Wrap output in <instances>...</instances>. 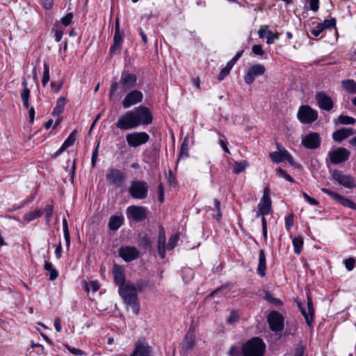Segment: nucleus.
I'll use <instances>...</instances> for the list:
<instances>
[{"label": "nucleus", "instance_id": "f257e3e1", "mask_svg": "<svg viewBox=\"0 0 356 356\" xmlns=\"http://www.w3.org/2000/svg\"><path fill=\"white\" fill-rule=\"evenodd\" d=\"M137 81L136 75L131 74L127 71L122 72L119 82L113 81L111 83L109 97L112 98L118 93H124L129 89L134 88Z\"/></svg>", "mask_w": 356, "mask_h": 356}, {"label": "nucleus", "instance_id": "f03ea898", "mask_svg": "<svg viewBox=\"0 0 356 356\" xmlns=\"http://www.w3.org/2000/svg\"><path fill=\"white\" fill-rule=\"evenodd\" d=\"M119 293L127 306L130 307L135 314H138L140 311V305L138 301V293L135 284L130 282H127L124 286L119 288Z\"/></svg>", "mask_w": 356, "mask_h": 356}, {"label": "nucleus", "instance_id": "7ed1b4c3", "mask_svg": "<svg viewBox=\"0 0 356 356\" xmlns=\"http://www.w3.org/2000/svg\"><path fill=\"white\" fill-rule=\"evenodd\" d=\"M165 241L166 237L165 229L163 226L160 225L159 227L157 250L159 255L161 259H164L165 257L166 250H171L177 245L179 241V235L177 234L171 235L168 239L167 245H165Z\"/></svg>", "mask_w": 356, "mask_h": 356}, {"label": "nucleus", "instance_id": "20e7f679", "mask_svg": "<svg viewBox=\"0 0 356 356\" xmlns=\"http://www.w3.org/2000/svg\"><path fill=\"white\" fill-rule=\"evenodd\" d=\"M266 346L259 337H254L244 344L242 349L243 356H263Z\"/></svg>", "mask_w": 356, "mask_h": 356}, {"label": "nucleus", "instance_id": "39448f33", "mask_svg": "<svg viewBox=\"0 0 356 356\" xmlns=\"http://www.w3.org/2000/svg\"><path fill=\"white\" fill-rule=\"evenodd\" d=\"M149 186L144 181H133L128 188L130 195L134 199L143 200L147 197Z\"/></svg>", "mask_w": 356, "mask_h": 356}, {"label": "nucleus", "instance_id": "423d86ee", "mask_svg": "<svg viewBox=\"0 0 356 356\" xmlns=\"http://www.w3.org/2000/svg\"><path fill=\"white\" fill-rule=\"evenodd\" d=\"M350 155V151L345 147H337L328 152L326 163H328L330 162L334 165L340 164L348 161Z\"/></svg>", "mask_w": 356, "mask_h": 356}, {"label": "nucleus", "instance_id": "0eeeda50", "mask_svg": "<svg viewBox=\"0 0 356 356\" xmlns=\"http://www.w3.org/2000/svg\"><path fill=\"white\" fill-rule=\"evenodd\" d=\"M106 178L109 184L118 188L124 185L127 179V175L117 168H112L108 170Z\"/></svg>", "mask_w": 356, "mask_h": 356}, {"label": "nucleus", "instance_id": "6e6552de", "mask_svg": "<svg viewBox=\"0 0 356 356\" xmlns=\"http://www.w3.org/2000/svg\"><path fill=\"white\" fill-rule=\"evenodd\" d=\"M132 113H134L136 123H137V127L140 124L149 125L153 121L152 113L146 106H140L134 111H132Z\"/></svg>", "mask_w": 356, "mask_h": 356}, {"label": "nucleus", "instance_id": "1a4fd4ad", "mask_svg": "<svg viewBox=\"0 0 356 356\" xmlns=\"http://www.w3.org/2000/svg\"><path fill=\"white\" fill-rule=\"evenodd\" d=\"M267 320L271 331L278 332H282L284 330V318L278 312H271L268 314Z\"/></svg>", "mask_w": 356, "mask_h": 356}, {"label": "nucleus", "instance_id": "9d476101", "mask_svg": "<svg viewBox=\"0 0 356 356\" xmlns=\"http://www.w3.org/2000/svg\"><path fill=\"white\" fill-rule=\"evenodd\" d=\"M298 118L303 124H310L318 118V113L309 106H301L298 112Z\"/></svg>", "mask_w": 356, "mask_h": 356}, {"label": "nucleus", "instance_id": "9b49d317", "mask_svg": "<svg viewBox=\"0 0 356 356\" xmlns=\"http://www.w3.org/2000/svg\"><path fill=\"white\" fill-rule=\"evenodd\" d=\"M132 111H129L120 116L116 123V127L120 130H129L137 127Z\"/></svg>", "mask_w": 356, "mask_h": 356}, {"label": "nucleus", "instance_id": "f8f14e48", "mask_svg": "<svg viewBox=\"0 0 356 356\" xmlns=\"http://www.w3.org/2000/svg\"><path fill=\"white\" fill-rule=\"evenodd\" d=\"M332 178L339 185L347 188H353L356 187V183L353 177L348 175H344L341 171L334 170L332 172Z\"/></svg>", "mask_w": 356, "mask_h": 356}, {"label": "nucleus", "instance_id": "ddd939ff", "mask_svg": "<svg viewBox=\"0 0 356 356\" xmlns=\"http://www.w3.org/2000/svg\"><path fill=\"white\" fill-rule=\"evenodd\" d=\"M149 139L146 132H134L126 136V140L128 145L132 147H137L146 143Z\"/></svg>", "mask_w": 356, "mask_h": 356}, {"label": "nucleus", "instance_id": "4468645a", "mask_svg": "<svg viewBox=\"0 0 356 356\" xmlns=\"http://www.w3.org/2000/svg\"><path fill=\"white\" fill-rule=\"evenodd\" d=\"M195 343V336L194 332L192 330H189L186 334L184 339L181 343V353L184 356H188L191 353Z\"/></svg>", "mask_w": 356, "mask_h": 356}, {"label": "nucleus", "instance_id": "2eb2a0df", "mask_svg": "<svg viewBox=\"0 0 356 356\" xmlns=\"http://www.w3.org/2000/svg\"><path fill=\"white\" fill-rule=\"evenodd\" d=\"M321 140L320 135L316 132L307 134L302 138V145L309 149H316L321 145Z\"/></svg>", "mask_w": 356, "mask_h": 356}, {"label": "nucleus", "instance_id": "dca6fc26", "mask_svg": "<svg viewBox=\"0 0 356 356\" xmlns=\"http://www.w3.org/2000/svg\"><path fill=\"white\" fill-rule=\"evenodd\" d=\"M266 72V67L261 64H255L250 67L245 75L244 81L247 84H251L256 77L263 75Z\"/></svg>", "mask_w": 356, "mask_h": 356}, {"label": "nucleus", "instance_id": "f3484780", "mask_svg": "<svg viewBox=\"0 0 356 356\" xmlns=\"http://www.w3.org/2000/svg\"><path fill=\"white\" fill-rule=\"evenodd\" d=\"M118 252L119 256L127 262L136 259L140 255L139 251L133 246H122Z\"/></svg>", "mask_w": 356, "mask_h": 356}, {"label": "nucleus", "instance_id": "a211bd4d", "mask_svg": "<svg viewBox=\"0 0 356 356\" xmlns=\"http://www.w3.org/2000/svg\"><path fill=\"white\" fill-rule=\"evenodd\" d=\"M143 99V93L138 90H134L125 96L122 102V106L125 108H129L134 104L141 102Z\"/></svg>", "mask_w": 356, "mask_h": 356}, {"label": "nucleus", "instance_id": "6ab92c4d", "mask_svg": "<svg viewBox=\"0 0 356 356\" xmlns=\"http://www.w3.org/2000/svg\"><path fill=\"white\" fill-rule=\"evenodd\" d=\"M321 191L324 193L330 196L332 199L337 201L339 203H340L341 205L345 206L348 208H351L353 209H356V204L351 201L350 199L346 198L341 195L340 194H338L337 193H334L331 190L325 188H323Z\"/></svg>", "mask_w": 356, "mask_h": 356}, {"label": "nucleus", "instance_id": "aec40b11", "mask_svg": "<svg viewBox=\"0 0 356 356\" xmlns=\"http://www.w3.org/2000/svg\"><path fill=\"white\" fill-rule=\"evenodd\" d=\"M152 348L147 345L144 339H139L135 348L130 356H150Z\"/></svg>", "mask_w": 356, "mask_h": 356}, {"label": "nucleus", "instance_id": "412c9836", "mask_svg": "<svg viewBox=\"0 0 356 356\" xmlns=\"http://www.w3.org/2000/svg\"><path fill=\"white\" fill-rule=\"evenodd\" d=\"M127 213L136 222H141L147 218L146 209L140 206H131L127 209Z\"/></svg>", "mask_w": 356, "mask_h": 356}, {"label": "nucleus", "instance_id": "4be33fe9", "mask_svg": "<svg viewBox=\"0 0 356 356\" xmlns=\"http://www.w3.org/2000/svg\"><path fill=\"white\" fill-rule=\"evenodd\" d=\"M299 309L304 316L305 321L309 327H312L314 321V309L312 302H307V309L301 303H298Z\"/></svg>", "mask_w": 356, "mask_h": 356}, {"label": "nucleus", "instance_id": "5701e85b", "mask_svg": "<svg viewBox=\"0 0 356 356\" xmlns=\"http://www.w3.org/2000/svg\"><path fill=\"white\" fill-rule=\"evenodd\" d=\"M316 99L319 107L325 111H330L333 108L332 99L323 92H318L316 94Z\"/></svg>", "mask_w": 356, "mask_h": 356}, {"label": "nucleus", "instance_id": "b1692460", "mask_svg": "<svg viewBox=\"0 0 356 356\" xmlns=\"http://www.w3.org/2000/svg\"><path fill=\"white\" fill-rule=\"evenodd\" d=\"M270 191L268 187H266L264 190L263 196L260 202L258 204V209H261L263 211L269 213L271 210L272 202L270 197Z\"/></svg>", "mask_w": 356, "mask_h": 356}, {"label": "nucleus", "instance_id": "393cba45", "mask_svg": "<svg viewBox=\"0 0 356 356\" xmlns=\"http://www.w3.org/2000/svg\"><path fill=\"white\" fill-rule=\"evenodd\" d=\"M355 134V131L353 128H341L332 134V138L335 142L340 143Z\"/></svg>", "mask_w": 356, "mask_h": 356}, {"label": "nucleus", "instance_id": "a878e982", "mask_svg": "<svg viewBox=\"0 0 356 356\" xmlns=\"http://www.w3.org/2000/svg\"><path fill=\"white\" fill-rule=\"evenodd\" d=\"M113 279L114 282L119 288L120 286H124L125 282V275L124 269L119 265L115 264L113 266Z\"/></svg>", "mask_w": 356, "mask_h": 356}, {"label": "nucleus", "instance_id": "bb28decb", "mask_svg": "<svg viewBox=\"0 0 356 356\" xmlns=\"http://www.w3.org/2000/svg\"><path fill=\"white\" fill-rule=\"evenodd\" d=\"M23 90L20 93V97L23 102V105L26 108H29V97L31 91L27 86V81L26 78L22 79V83Z\"/></svg>", "mask_w": 356, "mask_h": 356}, {"label": "nucleus", "instance_id": "cd10ccee", "mask_svg": "<svg viewBox=\"0 0 356 356\" xmlns=\"http://www.w3.org/2000/svg\"><path fill=\"white\" fill-rule=\"evenodd\" d=\"M266 259L264 253V250L261 249L259 254V264L257 267L258 274L261 277H264L266 275Z\"/></svg>", "mask_w": 356, "mask_h": 356}, {"label": "nucleus", "instance_id": "c85d7f7f", "mask_svg": "<svg viewBox=\"0 0 356 356\" xmlns=\"http://www.w3.org/2000/svg\"><path fill=\"white\" fill-rule=\"evenodd\" d=\"M122 38H123V34L119 31V32H115L114 37H113V44L111 47V52L115 53V51L120 50L121 48V44L122 43Z\"/></svg>", "mask_w": 356, "mask_h": 356}, {"label": "nucleus", "instance_id": "c756f323", "mask_svg": "<svg viewBox=\"0 0 356 356\" xmlns=\"http://www.w3.org/2000/svg\"><path fill=\"white\" fill-rule=\"evenodd\" d=\"M67 99L64 97H60L58 99L56 106L53 110L52 115L56 116L62 113L65 109Z\"/></svg>", "mask_w": 356, "mask_h": 356}, {"label": "nucleus", "instance_id": "7c9ffc66", "mask_svg": "<svg viewBox=\"0 0 356 356\" xmlns=\"http://www.w3.org/2000/svg\"><path fill=\"white\" fill-rule=\"evenodd\" d=\"M138 244L143 248H150L152 247V240L147 234H139Z\"/></svg>", "mask_w": 356, "mask_h": 356}, {"label": "nucleus", "instance_id": "2f4dec72", "mask_svg": "<svg viewBox=\"0 0 356 356\" xmlns=\"http://www.w3.org/2000/svg\"><path fill=\"white\" fill-rule=\"evenodd\" d=\"M123 218L118 216H113L111 217L108 227L111 230L116 231L122 225Z\"/></svg>", "mask_w": 356, "mask_h": 356}, {"label": "nucleus", "instance_id": "473e14b6", "mask_svg": "<svg viewBox=\"0 0 356 356\" xmlns=\"http://www.w3.org/2000/svg\"><path fill=\"white\" fill-rule=\"evenodd\" d=\"M342 87L348 92L356 94V81L353 79H346L341 81Z\"/></svg>", "mask_w": 356, "mask_h": 356}, {"label": "nucleus", "instance_id": "72a5a7b5", "mask_svg": "<svg viewBox=\"0 0 356 356\" xmlns=\"http://www.w3.org/2000/svg\"><path fill=\"white\" fill-rule=\"evenodd\" d=\"M188 138L185 137L180 148L179 155L177 160V162L182 159V158H187L188 157Z\"/></svg>", "mask_w": 356, "mask_h": 356}, {"label": "nucleus", "instance_id": "f704fd0d", "mask_svg": "<svg viewBox=\"0 0 356 356\" xmlns=\"http://www.w3.org/2000/svg\"><path fill=\"white\" fill-rule=\"evenodd\" d=\"M42 213L43 211L42 209H37L35 211H30L24 214L23 219L29 222L40 218Z\"/></svg>", "mask_w": 356, "mask_h": 356}, {"label": "nucleus", "instance_id": "c9c22d12", "mask_svg": "<svg viewBox=\"0 0 356 356\" xmlns=\"http://www.w3.org/2000/svg\"><path fill=\"white\" fill-rule=\"evenodd\" d=\"M293 245L294 247V252L297 254H300L302 251V248L303 245V239L300 236L295 237L293 239Z\"/></svg>", "mask_w": 356, "mask_h": 356}, {"label": "nucleus", "instance_id": "e433bc0d", "mask_svg": "<svg viewBox=\"0 0 356 356\" xmlns=\"http://www.w3.org/2000/svg\"><path fill=\"white\" fill-rule=\"evenodd\" d=\"M234 65V64L231 60H229L226 66L220 71L218 75V79L222 81L225 76H227L229 74L230 70Z\"/></svg>", "mask_w": 356, "mask_h": 356}, {"label": "nucleus", "instance_id": "4c0bfd02", "mask_svg": "<svg viewBox=\"0 0 356 356\" xmlns=\"http://www.w3.org/2000/svg\"><path fill=\"white\" fill-rule=\"evenodd\" d=\"M247 166H248V163L246 161L235 162L234 166V173L236 175L239 174L240 172L244 171Z\"/></svg>", "mask_w": 356, "mask_h": 356}, {"label": "nucleus", "instance_id": "58836bf2", "mask_svg": "<svg viewBox=\"0 0 356 356\" xmlns=\"http://www.w3.org/2000/svg\"><path fill=\"white\" fill-rule=\"evenodd\" d=\"M338 122L341 124H355L356 120L350 116L339 115L338 117Z\"/></svg>", "mask_w": 356, "mask_h": 356}, {"label": "nucleus", "instance_id": "ea45409f", "mask_svg": "<svg viewBox=\"0 0 356 356\" xmlns=\"http://www.w3.org/2000/svg\"><path fill=\"white\" fill-rule=\"evenodd\" d=\"M76 131L74 130L70 134V136L67 137V138L65 140V142L63 143V145L65 148H67V147L72 146L74 143V142L76 140Z\"/></svg>", "mask_w": 356, "mask_h": 356}, {"label": "nucleus", "instance_id": "a19ab883", "mask_svg": "<svg viewBox=\"0 0 356 356\" xmlns=\"http://www.w3.org/2000/svg\"><path fill=\"white\" fill-rule=\"evenodd\" d=\"M283 149L280 150L278 152H273L270 153V157L273 160V162L278 163L283 161Z\"/></svg>", "mask_w": 356, "mask_h": 356}, {"label": "nucleus", "instance_id": "79ce46f5", "mask_svg": "<svg viewBox=\"0 0 356 356\" xmlns=\"http://www.w3.org/2000/svg\"><path fill=\"white\" fill-rule=\"evenodd\" d=\"M49 81V67L47 63L44 64V72L43 77L42 80V84L43 86H45L48 81Z\"/></svg>", "mask_w": 356, "mask_h": 356}, {"label": "nucleus", "instance_id": "37998d69", "mask_svg": "<svg viewBox=\"0 0 356 356\" xmlns=\"http://www.w3.org/2000/svg\"><path fill=\"white\" fill-rule=\"evenodd\" d=\"M320 24L322 27H323V30L325 29H332L336 26V19L335 18L325 19L323 22L321 23Z\"/></svg>", "mask_w": 356, "mask_h": 356}, {"label": "nucleus", "instance_id": "c03bdc74", "mask_svg": "<svg viewBox=\"0 0 356 356\" xmlns=\"http://www.w3.org/2000/svg\"><path fill=\"white\" fill-rule=\"evenodd\" d=\"M43 211V213H45L46 222L48 224L50 222L52 213H53V206L52 205H47Z\"/></svg>", "mask_w": 356, "mask_h": 356}, {"label": "nucleus", "instance_id": "a18cd8bd", "mask_svg": "<svg viewBox=\"0 0 356 356\" xmlns=\"http://www.w3.org/2000/svg\"><path fill=\"white\" fill-rule=\"evenodd\" d=\"M239 318V314L238 312L233 310L231 312L229 316L227 319V322L229 324H233L236 323Z\"/></svg>", "mask_w": 356, "mask_h": 356}, {"label": "nucleus", "instance_id": "49530a36", "mask_svg": "<svg viewBox=\"0 0 356 356\" xmlns=\"http://www.w3.org/2000/svg\"><path fill=\"white\" fill-rule=\"evenodd\" d=\"M277 173L280 177L284 178L286 180L294 182V179L284 170L279 168L277 170Z\"/></svg>", "mask_w": 356, "mask_h": 356}, {"label": "nucleus", "instance_id": "de8ad7c7", "mask_svg": "<svg viewBox=\"0 0 356 356\" xmlns=\"http://www.w3.org/2000/svg\"><path fill=\"white\" fill-rule=\"evenodd\" d=\"M72 18L73 13H68L65 16L61 18L60 22L65 26H67L71 24Z\"/></svg>", "mask_w": 356, "mask_h": 356}, {"label": "nucleus", "instance_id": "09e8293b", "mask_svg": "<svg viewBox=\"0 0 356 356\" xmlns=\"http://www.w3.org/2000/svg\"><path fill=\"white\" fill-rule=\"evenodd\" d=\"M99 284L96 281H92L86 285V289L88 291L90 290V289H91L92 291L95 292L99 289Z\"/></svg>", "mask_w": 356, "mask_h": 356}, {"label": "nucleus", "instance_id": "8fccbe9b", "mask_svg": "<svg viewBox=\"0 0 356 356\" xmlns=\"http://www.w3.org/2000/svg\"><path fill=\"white\" fill-rule=\"evenodd\" d=\"M213 204H214V210L217 211V216L215 217V218L217 220H219L221 218V213H220V202L217 199H215L213 200Z\"/></svg>", "mask_w": 356, "mask_h": 356}, {"label": "nucleus", "instance_id": "3c124183", "mask_svg": "<svg viewBox=\"0 0 356 356\" xmlns=\"http://www.w3.org/2000/svg\"><path fill=\"white\" fill-rule=\"evenodd\" d=\"M282 156L283 160L287 161L291 165H296L292 156L286 149H283Z\"/></svg>", "mask_w": 356, "mask_h": 356}, {"label": "nucleus", "instance_id": "603ef678", "mask_svg": "<svg viewBox=\"0 0 356 356\" xmlns=\"http://www.w3.org/2000/svg\"><path fill=\"white\" fill-rule=\"evenodd\" d=\"M158 199L161 203L164 201V188L161 183L158 186Z\"/></svg>", "mask_w": 356, "mask_h": 356}, {"label": "nucleus", "instance_id": "864d4df0", "mask_svg": "<svg viewBox=\"0 0 356 356\" xmlns=\"http://www.w3.org/2000/svg\"><path fill=\"white\" fill-rule=\"evenodd\" d=\"M219 136H220V144L222 147V148L223 149V150L226 152V153H228L229 154V150L227 147V140H225V137L223 136H222L220 134H218Z\"/></svg>", "mask_w": 356, "mask_h": 356}, {"label": "nucleus", "instance_id": "5fc2aeb1", "mask_svg": "<svg viewBox=\"0 0 356 356\" xmlns=\"http://www.w3.org/2000/svg\"><path fill=\"white\" fill-rule=\"evenodd\" d=\"M65 347L72 353L76 355H83L84 353L78 348L70 347L69 345H65Z\"/></svg>", "mask_w": 356, "mask_h": 356}, {"label": "nucleus", "instance_id": "6e6d98bb", "mask_svg": "<svg viewBox=\"0 0 356 356\" xmlns=\"http://www.w3.org/2000/svg\"><path fill=\"white\" fill-rule=\"evenodd\" d=\"M344 264L347 270H351L354 268L355 259L353 258H348L345 259Z\"/></svg>", "mask_w": 356, "mask_h": 356}, {"label": "nucleus", "instance_id": "4d7b16f0", "mask_svg": "<svg viewBox=\"0 0 356 356\" xmlns=\"http://www.w3.org/2000/svg\"><path fill=\"white\" fill-rule=\"evenodd\" d=\"M266 299L269 302L273 303L276 305H280L282 304V302L279 299L273 298L272 296L269 293H266Z\"/></svg>", "mask_w": 356, "mask_h": 356}, {"label": "nucleus", "instance_id": "13d9d810", "mask_svg": "<svg viewBox=\"0 0 356 356\" xmlns=\"http://www.w3.org/2000/svg\"><path fill=\"white\" fill-rule=\"evenodd\" d=\"M278 38V36L275 34H274L272 31H268V35H267V37H266V42L267 44H272L273 43L274 40L275 39H277Z\"/></svg>", "mask_w": 356, "mask_h": 356}, {"label": "nucleus", "instance_id": "bf43d9fd", "mask_svg": "<svg viewBox=\"0 0 356 356\" xmlns=\"http://www.w3.org/2000/svg\"><path fill=\"white\" fill-rule=\"evenodd\" d=\"M285 225L287 229H290L293 225V215H289L285 218Z\"/></svg>", "mask_w": 356, "mask_h": 356}, {"label": "nucleus", "instance_id": "052dcab7", "mask_svg": "<svg viewBox=\"0 0 356 356\" xmlns=\"http://www.w3.org/2000/svg\"><path fill=\"white\" fill-rule=\"evenodd\" d=\"M99 145V143L97 144V147L92 152V158H91V164H92V167H95V165L96 164L97 159Z\"/></svg>", "mask_w": 356, "mask_h": 356}, {"label": "nucleus", "instance_id": "680f3d73", "mask_svg": "<svg viewBox=\"0 0 356 356\" xmlns=\"http://www.w3.org/2000/svg\"><path fill=\"white\" fill-rule=\"evenodd\" d=\"M252 52L256 55L262 56L264 54V51L262 49V47L259 44H255L252 48Z\"/></svg>", "mask_w": 356, "mask_h": 356}, {"label": "nucleus", "instance_id": "e2e57ef3", "mask_svg": "<svg viewBox=\"0 0 356 356\" xmlns=\"http://www.w3.org/2000/svg\"><path fill=\"white\" fill-rule=\"evenodd\" d=\"M323 31V27L318 24L314 29H313L311 32L313 35L315 37H318Z\"/></svg>", "mask_w": 356, "mask_h": 356}, {"label": "nucleus", "instance_id": "0e129e2a", "mask_svg": "<svg viewBox=\"0 0 356 356\" xmlns=\"http://www.w3.org/2000/svg\"><path fill=\"white\" fill-rule=\"evenodd\" d=\"M319 0H310L309 7L312 10L316 12L318 10Z\"/></svg>", "mask_w": 356, "mask_h": 356}, {"label": "nucleus", "instance_id": "69168bd1", "mask_svg": "<svg viewBox=\"0 0 356 356\" xmlns=\"http://www.w3.org/2000/svg\"><path fill=\"white\" fill-rule=\"evenodd\" d=\"M302 195L304 198L312 205H317L318 204V201L315 199L311 197L309 195H307L306 193H302Z\"/></svg>", "mask_w": 356, "mask_h": 356}, {"label": "nucleus", "instance_id": "338daca9", "mask_svg": "<svg viewBox=\"0 0 356 356\" xmlns=\"http://www.w3.org/2000/svg\"><path fill=\"white\" fill-rule=\"evenodd\" d=\"M44 7L49 10L52 8L54 0H41Z\"/></svg>", "mask_w": 356, "mask_h": 356}, {"label": "nucleus", "instance_id": "774afa93", "mask_svg": "<svg viewBox=\"0 0 356 356\" xmlns=\"http://www.w3.org/2000/svg\"><path fill=\"white\" fill-rule=\"evenodd\" d=\"M58 276V271L53 268L51 270L49 271V280H56Z\"/></svg>", "mask_w": 356, "mask_h": 356}]
</instances>
